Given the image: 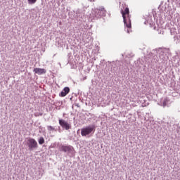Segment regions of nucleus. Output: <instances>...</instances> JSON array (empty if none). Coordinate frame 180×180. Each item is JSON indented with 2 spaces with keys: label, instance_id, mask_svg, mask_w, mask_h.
Returning <instances> with one entry per match:
<instances>
[{
  "label": "nucleus",
  "instance_id": "f3484780",
  "mask_svg": "<svg viewBox=\"0 0 180 180\" xmlns=\"http://www.w3.org/2000/svg\"><path fill=\"white\" fill-rule=\"evenodd\" d=\"M38 143H39V144H40L41 146L42 144H44V138L40 137V138L39 139V140H38Z\"/></svg>",
  "mask_w": 180,
  "mask_h": 180
},
{
  "label": "nucleus",
  "instance_id": "9d476101",
  "mask_svg": "<svg viewBox=\"0 0 180 180\" xmlns=\"http://www.w3.org/2000/svg\"><path fill=\"white\" fill-rule=\"evenodd\" d=\"M59 124L65 130L71 129V124L68 123L67 121L60 119L59 120Z\"/></svg>",
  "mask_w": 180,
  "mask_h": 180
},
{
  "label": "nucleus",
  "instance_id": "f03ea898",
  "mask_svg": "<svg viewBox=\"0 0 180 180\" xmlns=\"http://www.w3.org/2000/svg\"><path fill=\"white\" fill-rule=\"evenodd\" d=\"M121 13L123 18L124 25L125 27V32L130 33L131 32V20H130V11L129 7H126L124 11L121 9Z\"/></svg>",
  "mask_w": 180,
  "mask_h": 180
},
{
  "label": "nucleus",
  "instance_id": "20e7f679",
  "mask_svg": "<svg viewBox=\"0 0 180 180\" xmlns=\"http://www.w3.org/2000/svg\"><path fill=\"white\" fill-rule=\"evenodd\" d=\"M95 130H96V126L95 124H90L81 129V134L82 137H86V136L94 134Z\"/></svg>",
  "mask_w": 180,
  "mask_h": 180
},
{
  "label": "nucleus",
  "instance_id": "7ed1b4c3",
  "mask_svg": "<svg viewBox=\"0 0 180 180\" xmlns=\"http://www.w3.org/2000/svg\"><path fill=\"white\" fill-rule=\"evenodd\" d=\"M58 150L60 153H65L69 157H75V149L71 145L67 144H60L58 146Z\"/></svg>",
  "mask_w": 180,
  "mask_h": 180
},
{
  "label": "nucleus",
  "instance_id": "4be33fe9",
  "mask_svg": "<svg viewBox=\"0 0 180 180\" xmlns=\"http://www.w3.org/2000/svg\"><path fill=\"white\" fill-rule=\"evenodd\" d=\"M42 115H43V114H42V113L39 114V116H42Z\"/></svg>",
  "mask_w": 180,
  "mask_h": 180
},
{
  "label": "nucleus",
  "instance_id": "a211bd4d",
  "mask_svg": "<svg viewBox=\"0 0 180 180\" xmlns=\"http://www.w3.org/2000/svg\"><path fill=\"white\" fill-rule=\"evenodd\" d=\"M60 96H61L62 98H64V96H67V94L65 93V91H63V90L59 94Z\"/></svg>",
  "mask_w": 180,
  "mask_h": 180
},
{
  "label": "nucleus",
  "instance_id": "6e6552de",
  "mask_svg": "<svg viewBox=\"0 0 180 180\" xmlns=\"http://www.w3.org/2000/svg\"><path fill=\"white\" fill-rule=\"evenodd\" d=\"M110 65V72H112V74H116L117 70H119V65L120 64V62L118 60L112 61V62H108Z\"/></svg>",
  "mask_w": 180,
  "mask_h": 180
},
{
  "label": "nucleus",
  "instance_id": "dca6fc26",
  "mask_svg": "<svg viewBox=\"0 0 180 180\" xmlns=\"http://www.w3.org/2000/svg\"><path fill=\"white\" fill-rule=\"evenodd\" d=\"M63 91L66 94V95H68V94H70V87L66 86L63 89Z\"/></svg>",
  "mask_w": 180,
  "mask_h": 180
},
{
  "label": "nucleus",
  "instance_id": "1a4fd4ad",
  "mask_svg": "<svg viewBox=\"0 0 180 180\" xmlns=\"http://www.w3.org/2000/svg\"><path fill=\"white\" fill-rule=\"evenodd\" d=\"M162 11L164 13H171L172 7L169 6V0H167V2L165 3L164 6H162Z\"/></svg>",
  "mask_w": 180,
  "mask_h": 180
},
{
  "label": "nucleus",
  "instance_id": "aec40b11",
  "mask_svg": "<svg viewBox=\"0 0 180 180\" xmlns=\"http://www.w3.org/2000/svg\"><path fill=\"white\" fill-rule=\"evenodd\" d=\"M172 2H175L177 5H179L180 6V0H172Z\"/></svg>",
  "mask_w": 180,
  "mask_h": 180
},
{
  "label": "nucleus",
  "instance_id": "ddd939ff",
  "mask_svg": "<svg viewBox=\"0 0 180 180\" xmlns=\"http://www.w3.org/2000/svg\"><path fill=\"white\" fill-rule=\"evenodd\" d=\"M35 74H38V75H41L43 74H46V70L41 68H34L33 70Z\"/></svg>",
  "mask_w": 180,
  "mask_h": 180
},
{
  "label": "nucleus",
  "instance_id": "412c9836",
  "mask_svg": "<svg viewBox=\"0 0 180 180\" xmlns=\"http://www.w3.org/2000/svg\"><path fill=\"white\" fill-rule=\"evenodd\" d=\"M134 55H133V53H131V55H127V57H128V58H130V57H133Z\"/></svg>",
  "mask_w": 180,
  "mask_h": 180
},
{
  "label": "nucleus",
  "instance_id": "9b49d317",
  "mask_svg": "<svg viewBox=\"0 0 180 180\" xmlns=\"http://www.w3.org/2000/svg\"><path fill=\"white\" fill-rule=\"evenodd\" d=\"M160 105V106H163V108H165V106H169V105H171V100H169V98L166 97L161 100Z\"/></svg>",
  "mask_w": 180,
  "mask_h": 180
},
{
  "label": "nucleus",
  "instance_id": "5701e85b",
  "mask_svg": "<svg viewBox=\"0 0 180 180\" xmlns=\"http://www.w3.org/2000/svg\"><path fill=\"white\" fill-rule=\"evenodd\" d=\"M171 33H172V30H170Z\"/></svg>",
  "mask_w": 180,
  "mask_h": 180
},
{
  "label": "nucleus",
  "instance_id": "f8f14e48",
  "mask_svg": "<svg viewBox=\"0 0 180 180\" xmlns=\"http://www.w3.org/2000/svg\"><path fill=\"white\" fill-rule=\"evenodd\" d=\"M84 16V13H81L79 11H77L75 15V19H77V20H79L80 22H82Z\"/></svg>",
  "mask_w": 180,
  "mask_h": 180
},
{
  "label": "nucleus",
  "instance_id": "0eeeda50",
  "mask_svg": "<svg viewBox=\"0 0 180 180\" xmlns=\"http://www.w3.org/2000/svg\"><path fill=\"white\" fill-rule=\"evenodd\" d=\"M96 18H102L103 16H106V10H105V8L101 6L99 7V8H96L95 10V13H94Z\"/></svg>",
  "mask_w": 180,
  "mask_h": 180
},
{
  "label": "nucleus",
  "instance_id": "4468645a",
  "mask_svg": "<svg viewBox=\"0 0 180 180\" xmlns=\"http://www.w3.org/2000/svg\"><path fill=\"white\" fill-rule=\"evenodd\" d=\"M174 39L176 41V43H179L180 42V34H176L174 35Z\"/></svg>",
  "mask_w": 180,
  "mask_h": 180
},
{
  "label": "nucleus",
  "instance_id": "f257e3e1",
  "mask_svg": "<svg viewBox=\"0 0 180 180\" xmlns=\"http://www.w3.org/2000/svg\"><path fill=\"white\" fill-rule=\"evenodd\" d=\"M169 54L171 52L169 49L159 48L152 50L146 56V59L151 67H157V64L167 65Z\"/></svg>",
  "mask_w": 180,
  "mask_h": 180
},
{
  "label": "nucleus",
  "instance_id": "423d86ee",
  "mask_svg": "<svg viewBox=\"0 0 180 180\" xmlns=\"http://www.w3.org/2000/svg\"><path fill=\"white\" fill-rule=\"evenodd\" d=\"M26 144L28 147L29 151H34V150H37V148H39L37 141L33 138L28 139L26 141Z\"/></svg>",
  "mask_w": 180,
  "mask_h": 180
},
{
  "label": "nucleus",
  "instance_id": "2eb2a0df",
  "mask_svg": "<svg viewBox=\"0 0 180 180\" xmlns=\"http://www.w3.org/2000/svg\"><path fill=\"white\" fill-rule=\"evenodd\" d=\"M47 130L49 131H54L56 130V128H54L53 126L49 125L47 126Z\"/></svg>",
  "mask_w": 180,
  "mask_h": 180
},
{
  "label": "nucleus",
  "instance_id": "6ab92c4d",
  "mask_svg": "<svg viewBox=\"0 0 180 180\" xmlns=\"http://www.w3.org/2000/svg\"><path fill=\"white\" fill-rule=\"evenodd\" d=\"M28 1V3L30 4V5H33V4H36V1L37 0H27Z\"/></svg>",
  "mask_w": 180,
  "mask_h": 180
},
{
  "label": "nucleus",
  "instance_id": "39448f33",
  "mask_svg": "<svg viewBox=\"0 0 180 180\" xmlns=\"http://www.w3.org/2000/svg\"><path fill=\"white\" fill-rule=\"evenodd\" d=\"M144 25H149L150 27H153L154 30H158L159 34H161V27L160 25L155 26V23L153 21L151 16H147L144 21Z\"/></svg>",
  "mask_w": 180,
  "mask_h": 180
}]
</instances>
